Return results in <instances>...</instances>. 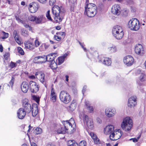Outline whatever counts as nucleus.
I'll use <instances>...</instances> for the list:
<instances>
[{
  "mask_svg": "<svg viewBox=\"0 0 146 146\" xmlns=\"http://www.w3.org/2000/svg\"><path fill=\"white\" fill-rule=\"evenodd\" d=\"M62 8L57 5H54L52 8V11L54 16V20L57 22H61L63 19V12L61 11Z\"/></svg>",
  "mask_w": 146,
  "mask_h": 146,
  "instance_id": "1",
  "label": "nucleus"
},
{
  "mask_svg": "<svg viewBox=\"0 0 146 146\" xmlns=\"http://www.w3.org/2000/svg\"><path fill=\"white\" fill-rule=\"evenodd\" d=\"M97 12V7L95 4L89 3L85 6V13L90 17H94Z\"/></svg>",
  "mask_w": 146,
  "mask_h": 146,
  "instance_id": "2",
  "label": "nucleus"
},
{
  "mask_svg": "<svg viewBox=\"0 0 146 146\" xmlns=\"http://www.w3.org/2000/svg\"><path fill=\"white\" fill-rule=\"evenodd\" d=\"M112 34L117 39H121L123 35L122 28L121 26L119 25L115 26L112 29Z\"/></svg>",
  "mask_w": 146,
  "mask_h": 146,
  "instance_id": "3",
  "label": "nucleus"
},
{
  "mask_svg": "<svg viewBox=\"0 0 146 146\" xmlns=\"http://www.w3.org/2000/svg\"><path fill=\"white\" fill-rule=\"evenodd\" d=\"M140 26L139 21L137 19H132L128 23V27L133 31H138L140 28Z\"/></svg>",
  "mask_w": 146,
  "mask_h": 146,
  "instance_id": "4",
  "label": "nucleus"
},
{
  "mask_svg": "<svg viewBox=\"0 0 146 146\" xmlns=\"http://www.w3.org/2000/svg\"><path fill=\"white\" fill-rule=\"evenodd\" d=\"M59 98L60 100L65 104L69 103L71 100L70 96L66 91L62 90L60 94Z\"/></svg>",
  "mask_w": 146,
  "mask_h": 146,
  "instance_id": "5",
  "label": "nucleus"
},
{
  "mask_svg": "<svg viewBox=\"0 0 146 146\" xmlns=\"http://www.w3.org/2000/svg\"><path fill=\"white\" fill-rule=\"evenodd\" d=\"M113 128L114 131L110 134V135L109 138L110 139L111 141H115L120 139L121 136L123 132L121 130L119 129H117L114 130Z\"/></svg>",
  "mask_w": 146,
  "mask_h": 146,
  "instance_id": "6",
  "label": "nucleus"
},
{
  "mask_svg": "<svg viewBox=\"0 0 146 146\" xmlns=\"http://www.w3.org/2000/svg\"><path fill=\"white\" fill-rule=\"evenodd\" d=\"M133 126V122L132 119L129 117L124 118L121 124V128L129 127L132 128Z\"/></svg>",
  "mask_w": 146,
  "mask_h": 146,
  "instance_id": "7",
  "label": "nucleus"
},
{
  "mask_svg": "<svg viewBox=\"0 0 146 146\" xmlns=\"http://www.w3.org/2000/svg\"><path fill=\"white\" fill-rule=\"evenodd\" d=\"M62 123L64 126V128L68 127L75 128L76 127L74 120L72 118H71L69 120L63 121Z\"/></svg>",
  "mask_w": 146,
  "mask_h": 146,
  "instance_id": "8",
  "label": "nucleus"
},
{
  "mask_svg": "<svg viewBox=\"0 0 146 146\" xmlns=\"http://www.w3.org/2000/svg\"><path fill=\"white\" fill-rule=\"evenodd\" d=\"M39 7V5L37 2H33L29 4V9L31 13H35L38 10Z\"/></svg>",
  "mask_w": 146,
  "mask_h": 146,
  "instance_id": "9",
  "label": "nucleus"
},
{
  "mask_svg": "<svg viewBox=\"0 0 146 146\" xmlns=\"http://www.w3.org/2000/svg\"><path fill=\"white\" fill-rule=\"evenodd\" d=\"M29 89L31 92L36 93L39 90V87L35 82L31 81L29 83Z\"/></svg>",
  "mask_w": 146,
  "mask_h": 146,
  "instance_id": "10",
  "label": "nucleus"
},
{
  "mask_svg": "<svg viewBox=\"0 0 146 146\" xmlns=\"http://www.w3.org/2000/svg\"><path fill=\"white\" fill-rule=\"evenodd\" d=\"M23 106L25 110L28 113H30L31 111V104L28 102L27 99L24 100L23 102Z\"/></svg>",
  "mask_w": 146,
  "mask_h": 146,
  "instance_id": "11",
  "label": "nucleus"
},
{
  "mask_svg": "<svg viewBox=\"0 0 146 146\" xmlns=\"http://www.w3.org/2000/svg\"><path fill=\"white\" fill-rule=\"evenodd\" d=\"M137 97L135 96H132L128 99L127 105L129 107L133 108L137 104Z\"/></svg>",
  "mask_w": 146,
  "mask_h": 146,
  "instance_id": "12",
  "label": "nucleus"
},
{
  "mask_svg": "<svg viewBox=\"0 0 146 146\" xmlns=\"http://www.w3.org/2000/svg\"><path fill=\"white\" fill-rule=\"evenodd\" d=\"M36 78L43 84L45 83L44 74L42 72L38 71L35 74Z\"/></svg>",
  "mask_w": 146,
  "mask_h": 146,
  "instance_id": "13",
  "label": "nucleus"
},
{
  "mask_svg": "<svg viewBox=\"0 0 146 146\" xmlns=\"http://www.w3.org/2000/svg\"><path fill=\"white\" fill-rule=\"evenodd\" d=\"M123 62L124 64L127 66H130L133 64L134 59L131 56L128 55L124 58Z\"/></svg>",
  "mask_w": 146,
  "mask_h": 146,
  "instance_id": "14",
  "label": "nucleus"
},
{
  "mask_svg": "<svg viewBox=\"0 0 146 146\" xmlns=\"http://www.w3.org/2000/svg\"><path fill=\"white\" fill-rule=\"evenodd\" d=\"M86 129L88 133L93 140L95 143L97 144H100V141L96 134H94V132H90L89 131V129H92V128H86Z\"/></svg>",
  "mask_w": 146,
  "mask_h": 146,
  "instance_id": "15",
  "label": "nucleus"
},
{
  "mask_svg": "<svg viewBox=\"0 0 146 146\" xmlns=\"http://www.w3.org/2000/svg\"><path fill=\"white\" fill-rule=\"evenodd\" d=\"M135 51L137 54L140 55H142L144 53V48L140 44H138L136 45Z\"/></svg>",
  "mask_w": 146,
  "mask_h": 146,
  "instance_id": "16",
  "label": "nucleus"
},
{
  "mask_svg": "<svg viewBox=\"0 0 146 146\" xmlns=\"http://www.w3.org/2000/svg\"><path fill=\"white\" fill-rule=\"evenodd\" d=\"M106 115L108 117H113L116 113V110L115 109L107 108L105 110Z\"/></svg>",
  "mask_w": 146,
  "mask_h": 146,
  "instance_id": "17",
  "label": "nucleus"
},
{
  "mask_svg": "<svg viewBox=\"0 0 146 146\" xmlns=\"http://www.w3.org/2000/svg\"><path fill=\"white\" fill-rule=\"evenodd\" d=\"M111 12L114 15H118L120 13L121 9L119 5H115L111 8Z\"/></svg>",
  "mask_w": 146,
  "mask_h": 146,
  "instance_id": "18",
  "label": "nucleus"
},
{
  "mask_svg": "<svg viewBox=\"0 0 146 146\" xmlns=\"http://www.w3.org/2000/svg\"><path fill=\"white\" fill-rule=\"evenodd\" d=\"M57 55V53H52L46 56H45L46 61H47L52 62L53 61H54L55 57H56Z\"/></svg>",
  "mask_w": 146,
  "mask_h": 146,
  "instance_id": "19",
  "label": "nucleus"
},
{
  "mask_svg": "<svg viewBox=\"0 0 146 146\" xmlns=\"http://www.w3.org/2000/svg\"><path fill=\"white\" fill-rule=\"evenodd\" d=\"M26 111L23 108H20L18 111L17 115L18 118L20 119H23L26 115Z\"/></svg>",
  "mask_w": 146,
  "mask_h": 146,
  "instance_id": "20",
  "label": "nucleus"
},
{
  "mask_svg": "<svg viewBox=\"0 0 146 146\" xmlns=\"http://www.w3.org/2000/svg\"><path fill=\"white\" fill-rule=\"evenodd\" d=\"M45 21V18L43 15H41L36 16L35 23L36 24H42L44 23Z\"/></svg>",
  "mask_w": 146,
  "mask_h": 146,
  "instance_id": "21",
  "label": "nucleus"
},
{
  "mask_svg": "<svg viewBox=\"0 0 146 146\" xmlns=\"http://www.w3.org/2000/svg\"><path fill=\"white\" fill-rule=\"evenodd\" d=\"M100 61L103 64L109 66L111 65V60L110 58L103 57L102 58Z\"/></svg>",
  "mask_w": 146,
  "mask_h": 146,
  "instance_id": "22",
  "label": "nucleus"
},
{
  "mask_svg": "<svg viewBox=\"0 0 146 146\" xmlns=\"http://www.w3.org/2000/svg\"><path fill=\"white\" fill-rule=\"evenodd\" d=\"M21 88L23 92L24 93H26L27 92L29 87V84L26 82H22L21 85Z\"/></svg>",
  "mask_w": 146,
  "mask_h": 146,
  "instance_id": "23",
  "label": "nucleus"
},
{
  "mask_svg": "<svg viewBox=\"0 0 146 146\" xmlns=\"http://www.w3.org/2000/svg\"><path fill=\"white\" fill-rule=\"evenodd\" d=\"M31 111L33 117L35 116L38 114V110L37 104H34L32 105Z\"/></svg>",
  "mask_w": 146,
  "mask_h": 146,
  "instance_id": "24",
  "label": "nucleus"
},
{
  "mask_svg": "<svg viewBox=\"0 0 146 146\" xmlns=\"http://www.w3.org/2000/svg\"><path fill=\"white\" fill-rule=\"evenodd\" d=\"M51 100L53 102H55L56 101L57 98V96L53 87L51 88V93L50 96Z\"/></svg>",
  "mask_w": 146,
  "mask_h": 146,
  "instance_id": "25",
  "label": "nucleus"
},
{
  "mask_svg": "<svg viewBox=\"0 0 146 146\" xmlns=\"http://www.w3.org/2000/svg\"><path fill=\"white\" fill-rule=\"evenodd\" d=\"M107 50L111 53H115L117 51V49L115 45L112 44L110 45L108 47Z\"/></svg>",
  "mask_w": 146,
  "mask_h": 146,
  "instance_id": "26",
  "label": "nucleus"
},
{
  "mask_svg": "<svg viewBox=\"0 0 146 146\" xmlns=\"http://www.w3.org/2000/svg\"><path fill=\"white\" fill-rule=\"evenodd\" d=\"M24 44L25 47L26 48L31 50L33 49L35 47V46L33 45L32 43L31 42L29 41L25 42Z\"/></svg>",
  "mask_w": 146,
  "mask_h": 146,
  "instance_id": "27",
  "label": "nucleus"
},
{
  "mask_svg": "<svg viewBox=\"0 0 146 146\" xmlns=\"http://www.w3.org/2000/svg\"><path fill=\"white\" fill-rule=\"evenodd\" d=\"M67 54H64L63 56L59 57L58 58V64L60 65L62 64L64 62L65 58L66 57Z\"/></svg>",
  "mask_w": 146,
  "mask_h": 146,
  "instance_id": "28",
  "label": "nucleus"
},
{
  "mask_svg": "<svg viewBox=\"0 0 146 146\" xmlns=\"http://www.w3.org/2000/svg\"><path fill=\"white\" fill-rule=\"evenodd\" d=\"M85 104L88 110L90 113H92L93 111V108L92 106H91L90 102L88 101H86L85 102Z\"/></svg>",
  "mask_w": 146,
  "mask_h": 146,
  "instance_id": "29",
  "label": "nucleus"
},
{
  "mask_svg": "<svg viewBox=\"0 0 146 146\" xmlns=\"http://www.w3.org/2000/svg\"><path fill=\"white\" fill-rule=\"evenodd\" d=\"M68 146H78V143L74 140H69L67 142Z\"/></svg>",
  "mask_w": 146,
  "mask_h": 146,
  "instance_id": "30",
  "label": "nucleus"
},
{
  "mask_svg": "<svg viewBox=\"0 0 146 146\" xmlns=\"http://www.w3.org/2000/svg\"><path fill=\"white\" fill-rule=\"evenodd\" d=\"M76 103L74 101H72L69 106V110L71 111H73L76 108Z\"/></svg>",
  "mask_w": 146,
  "mask_h": 146,
  "instance_id": "31",
  "label": "nucleus"
},
{
  "mask_svg": "<svg viewBox=\"0 0 146 146\" xmlns=\"http://www.w3.org/2000/svg\"><path fill=\"white\" fill-rule=\"evenodd\" d=\"M67 128H58L57 130V133L58 134H65L66 133Z\"/></svg>",
  "mask_w": 146,
  "mask_h": 146,
  "instance_id": "32",
  "label": "nucleus"
},
{
  "mask_svg": "<svg viewBox=\"0 0 146 146\" xmlns=\"http://www.w3.org/2000/svg\"><path fill=\"white\" fill-rule=\"evenodd\" d=\"M112 128H104V133L106 135L109 134H110V135L113 132V131H112Z\"/></svg>",
  "mask_w": 146,
  "mask_h": 146,
  "instance_id": "33",
  "label": "nucleus"
},
{
  "mask_svg": "<svg viewBox=\"0 0 146 146\" xmlns=\"http://www.w3.org/2000/svg\"><path fill=\"white\" fill-rule=\"evenodd\" d=\"M139 79L141 82L146 80V75L143 73H141L139 77Z\"/></svg>",
  "mask_w": 146,
  "mask_h": 146,
  "instance_id": "34",
  "label": "nucleus"
},
{
  "mask_svg": "<svg viewBox=\"0 0 146 146\" xmlns=\"http://www.w3.org/2000/svg\"><path fill=\"white\" fill-rule=\"evenodd\" d=\"M86 125L88 128H92L93 127V123L92 119H90L86 122Z\"/></svg>",
  "mask_w": 146,
  "mask_h": 146,
  "instance_id": "35",
  "label": "nucleus"
},
{
  "mask_svg": "<svg viewBox=\"0 0 146 146\" xmlns=\"http://www.w3.org/2000/svg\"><path fill=\"white\" fill-rule=\"evenodd\" d=\"M42 132V128H35L33 130V133L36 135L41 134Z\"/></svg>",
  "mask_w": 146,
  "mask_h": 146,
  "instance_id": "36",
  "label": "nucleus"
},
{
  "mask_svg": "<svg viewBox=\"0 0 146 146\" xmlns=\"http://www.w3.org/2000/svg\"><path fill=\"white\" fill-rule=\"evenodd\" d=\"M45 56H39V63H43L46 62Z\"/></svg>",
  "mask_w": 146,
  "mask_h": 146,
  "instance_id": "37",
  "label": "nucleus"
},
{
  "mask_svg": "<svg viewBox=\"0 0 146 146\" xmlns=\"http://www.w3.org/2000/svg\"><path fill=\"white\" fill-rule=\"evenodd\" d=\"M50 67L52 69H55L57 68V65L55 61L51 62L50 64Z\"/></svg>",
  "mask_w": 146,
  "mask_h": 146,
  "instance_id": "38",
  "label": "nucleus"
},
{
  "mask_svg": "<svg viewBox=\"0 0 146 146\" xmlns=\"http://www.w3.org/2000/svg\"><path fill=\"white\" fill-rule=\"evenodd\" d=\"M66 129V133H67L68 134L73 133L76 130V128H67Z\"/></svg>",
  "mask_w": 146,
  "mask_h": 146,
  "instance_id": "39",
  "label": "nucleus"
},
{
  "mask_svg": "<svg viewBox=\"0 0 146 146\" xmlns=\"http://www.w3.org/2000/svg\"><path fill=\"white\" fill-rule=\"evenodd\" d=\"M14 37L16 42L19 45H20L21 44V38L19 35L14 36Z\"/></svg>",
  "mask_w": 146,
  "mask_h": 146,
  "instance_id": "40",
  "label": "nucleus"
},
{
  "mask_svg": "<svg viewBox=\"0 0 146 146\" xmlns=\"http://www.w3.org/2000/svg\"><path fill=\"white\" fill-rule=\"evenodd\" d=\"M36 18V16L31 15L29 16L28 17V20L29 21L32 22H35Z\"/></svg>",
  "mask_w": 146,
  "mask_h": 146,
  "instance_id": "41",
  "label": "nucleus"
},
{
  "mask_svg": "<svg viewBox=\"0 0 146 146\" xmlns=\"http://www.w3.org/2000/svg\"><path fill=\"white\" fill-rule=\"evenodd\" d=\"M15 80V78L13 76L12 77L11 79L9 82V84H8V85H9V86H11L12 88L13 87V86Z\"/></svg>",
  "mask_w": 146,
  "mask_h": 146,
  "instance_id": "42",
  "label": "nucleus"
},
{
  "mask_svg": "<svg viewBox=\"0 0 146 146\" xmlns=\"http://www.w3.org/2000/svg\"><path fill=\"white\" fill-rule=\"evenodd\" d=\"M1 33H2V35H3V36L1 38L2 39H4L8 37L9 34L8 33H6L4 31H3Z\"/></svg>",
  "mask_w": 146,
  "mask_h": 146,
  "instance_id": "43",
  "label": "nucleus"
},
{
  "mask_svg": "<svg viewBox=\"0 0 146 146\" xmlns=\"http://www.w3.org/2000/svg\"><path fill=\"white\" fill-rule=\"evenodd\" d=\"M18 52L21 55H23L24 54V52L23 50L20 47H18L17 48Z\"/></svg>",
  "mask_w": 146,
  "mask_h": 146,
  "instance_id": "44",
  "label": "nucleus"
},
{
  "mask_svg": "<svg viewBox=\"0 0 146 146\" xmlns=\"http://www.w3.org/2000/svg\"><path fill=\"white\" fill-rule=\"evenodd\" d=\"M86 142L84 140L81 141L79 143V146H86Z\"/></svg>",
  "mask_w": 146,
  "mask_h": 146,
  "instance_id": "45",
  "label": "nucleus"
},
{
  "mask_svg": "<svg viewBox=\"0 0 146 146\" xmlns=\"http://www.w3.org/2000/svg\"><path fill=\"white\" fill-rule=\"evenodd\" d=\"M50 11L49 10H48L47 11V13L46 14V16L48 19L49 20L52 21V19L50 16Z\"/></svg>",
  "mask_w": 146,
  "mask_h": 146,
  "instance_id": "46",
  "label": "nucleus"
},
{
  "mask_svg": "<svg viewBox=\"0 0 146 146\" xmlns=\"http://www.w3.org/2000/svg\"><path fill=\"white\" fill-rule=\"evenodd\" d=\"M45 44H42L39 48L40 51H43L45 50Z\"/></svg>",
  "mask_w": 146,
  "mask_h": 146,
  "instance_id": "47",
  "label": "nucleus"
},
{
  "mask_svg": "<svg viewBox=\"0 0 146 146\" xmlns=\"http://www.w3.org/2000/svg\"><path fill=\"white\" fill-rule=\"evenodd\" d=\"M22 35L24 36H27L28 35L27 31L24 29L22 30Z\"/></svg>",
  "mask_w": 146,
  "mask_h": 146,
  "instance_id": "48",
  "label": "nucleus"
},
{
  "mask_svg": "<svg viewBox=\"0 0 146 146\" xmlns=\"http://www.w3.org/2000/svg\"><path fill=\"white\" fill-rule=\"evenodd\" d=\"M33 99L35 100L37 103H38L39 101V99L38 97H37L36 96L33 95L32 96Z\"/></svg>",
  "mask_w": 146,
  "mask_h": 146,
  "instance_id": "49",
  "label": "nucleus"
},
{
  "mask_svg": "<svg viewBox=\"0 0 146 146\" xmlns=\"http://www.w3.org/2000/svg\"><path fill=\"white\" fill-rule=\"evenodd\" d=\"M17 65L16 63L13 62H11L10 64V66L11 68L16 67L17 66Z\"/></svg>",
  "mask_w": 146,
  "mask_h": 146,
  "instance_id": "50",
  "label": "nucleus"
},
{
  "mask_svg": "<svg viewBox=\"0 0 146 146\" xmlns=\"http://www.w3.org/2000/svg\"><path fill=\"white\" fill-rule=\"evenodd\" d=\"M54 39L58 41H59L61 39V38L58 36L54 35Z\"/></svg>",
  "mask_w": 146,
  "mask_h": 146,
  "instance_id": "51",
  "label": "nucleus"
},
{
  "mask_svg": "<svg viewBox=\"0 0 146 146\" xmlns=\"http://www.w3.org/2000/svg\"><path fill=\"white\" fill-rule=\"evenodd\" d=\"M39 56L35 57L33 60L34 62L36 63H39Z\"/></svg>",
  "mask_w": 146,
  "mask_h": 146,
  "instance_id": "52",
  "label": "nucleus"
},
{
  "mask_svg": "<svg viewBox=\"0 0 146 146\" xmlns=\"http://www.w3.org/2000/svg\"><path fill=\"white\" fill-rule=\"evenodd\" d=\"M35 46L36 47H38L40 45V42L38 40V39H36L35 41Z\"/></svg>",
  "mask_w": 146,
  "mask_h": 146,
  "instance_id": "53",
  "label": "nucleus"
},
{
  "mask_svg": "<svg viewBox=\"0 0 146 146\" xmlns=\"http://www.w3.org/2000/svg\"><path fill=\"white\" fill-rule=\"evenodd\" d=\"M56 0H50L49 4L51 5H52L55 3Z\"/></svg>",
  "mask_w": 146,
  "mask_h": 146,
  "instance_id": "54",
  "label": "nucleus"
},
{
  "mask_svg": "<svg viewBox=\"0 0 146 146\" xmlns=\"http://www.w3.org/2000/svg\"><path fill=\"white\" fill-rule=\"evenodd\" d=\"M9 54L8 53H5L4 55V58L5 60L8 59L9 57Z\"/></svg>",
  "mask_w": 146,
  "mask_h": 146,
  "instance_id": "55",
  "label": "nucleus"
},
{
  "mask_svg": "<svg viewBox=\"0 0 146 146\" xmlns=\"http://www.w3.org/2000/svg\"><path fill=\"white\" fill-rule=\"evenodd\" d=\"M116 126L115 125H113L112 124H109L107 125L106 128H115Z\"/></svg>",
  "mask_w": 146,
  "mask_h": 146,
  "instance_id": "56",
  "label": "nucleus"
},
{
  "mask_svg": "<svg viewBox=\"0 0 146 146\" xmlns=\"http://www.w3.org/2000/svg\"><path fill=\"white\" fill-rule=\"evenodd\" d=\"M142 73L141 72V71L139 69H138L136 70L135 72V74L136 75H138L139 74H141Z\"/></svg>",
  "mask_w": 146,
  "mask_h": 146,
  "instance_id": "57",
  "label": "nucleus"
},
{
  "mask_svg": "<svg viewBox=\"0 0 146 146\" xmlns=\"http://www.w3.org/2000/svg\"><path fill=\"white\" fill-rule=\"evenodd\" d=\"M80 44L82 47V48H83V50L85 51H86V48L84 47V46L83 44L79 42Z\"/></svg>",
  "mask_w": 146,
  "mask_h": 146,
  "instance_id": "58",
  "label": "nucleus"
},
{
  "mask_svg": "<svg viewBox=\"0 0 146 146\" xmlns=\"http://www.w3.org/2000/svg\"><path fill=\"white\" fill-rule=\"evenodd\" d=\"M57 35H58L62 36H64L65 35V33L64 32H60L59 33H56Z\"/></svg>",
  "mask_w": 146,
  "mask_h": 146,
  "instance_id": "59",
  "label": "nucleus"
},
{
  "mask_svg": "<svg viewBox=\"0 0 146 146\" xmlns=\"http://www.w3.org/2000/svg\"><path fill=\"white\" fill-rule=\"evenodd\" d=\"M18 35H19L18 32L17 31H16L15 30L13 33V36H17Z\"/></svg>",
  "mask_w": 146,
  "mask_h": 146,
  "instance_id": "60",
  "label": "nucleus"
},
{
  "mask_svg": "<svg viewBox=\"0 0 146 146\" xmlns=\"http://www.w3.org/2000/svg\"><path fill=\"white\" fill-rule=\"evenodd\" d=\"M90 119H89L88 118V117L87 115H85L84 116V120L86 122L88 121H89V120Z\"/></svg>",
  "mask_w": 146,
  "mask_h": 146,
  "instance_id": "61",
  "label": "nucleus"
},
{
  "mask_svg": "<svg viewBox=\"0 0 146 146\" xmlns=\"http://www.w3.org/2000/svg\"><path fill=\"white\" fill-rule=\"evenodd\" d=\"M86 88H87V86H85L83 87V89L82 90V92L83 94H84V93L86 91Z\"/></svg>",
  "mask_w": 146,
  "mask_h": 146,
  "instance_id": "62",
  "label": "nucleus"
},
{
  "mask_svg": "<svg viewBox=\"0 0 146 146\" xmlns=\"http://www.w3.org/2000/svg\"><path fill=\"white\" fill-rule=\"evenodd\" d=\"M15 18L18 21V22H22L23 21L20 19L17 16H15Z\"/></svg>",
  "mask_w": 146,
  "mask_h": 146,
  "instance_id": "63",
  "label": "nucleus"
},
{
  "mask_svg": "<svg viewBox=\"0 0 146 146\" xmlns=\"http://www.w3.org/2000/svg\"><path fill=\"white\" fill-rule=\"evenodd\" d=\"M98 123H101L102 121L99 118H97L96 119Z\"/></svg>",
  "mask_w": 146,
  "mask_h": 146,
  "instance_id": "64",
  "label": "nucleus"
}]
</instances>
